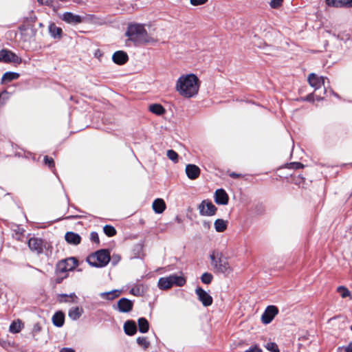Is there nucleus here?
I'll list each match as a JSON object with an SVG mask.
<instances>
[{"label": "nucleus", "mask_w": 352, "mask_h": 352, "mask_svg": "<svg viewBox=\"0 0 352 352\" xmlns=\"http://www.w3.org/2000/svg\"><path fill=\"white\" fill-rule=\"evenodd\" d=\"M133 302L126 298L120 299L117 304L119 311L122 313H127L131 311L133 309Z\"/></svg>", "instance_id": "13"}, {"label": "nucleus", "mask_w": 352, "mask_h": 352, "mask_svg": "<svg viewBox=\"0 0 352 352\" xmlns=\"http://www.w3.org/2000/svg\"><path fill=\"white\" fill-rule=\"evenodd\" d=\"M48 30L50 35L54 38H60L61 37L62 29L59 27H57L54 23L50 24L49 25Z\"/></svg>", "instance_id": "23"}, {"label": "nucleus", "mask_w": 352, "mask_h": 352, "mask_svg": "<svg viewBox=\"0 0 352 352\" xmlns=\"http://www.w3.org/2000/svg\"><path fill=\"white\" fill-rule=\"evenodd\" d=\"M265 347L270 352H280L278 345L275 342H267Z\"/></svg>", "instance_id": "33"}, {"label": "nucleus", "mask_w": 352, "mask_h": 352, "mask_svg": "<svg viewBox=\"0 0 352 352\" xmlns=\"http://www.w3.org/2000/svg\"><path fill=\"white\" fill-rule=\"evenodd\" d=\"M90 239L94 243H99V237L97 232H91L90 234Z\"/></svg>", "instance_id": "43"}, {"label": "nucleus", "mask_w": 352, "mask_h": 352, "mask_svg": "<svg viewBox=\"0 0 352 352\" xmlns=\"http://www.w3.org/2000/svg\"><path fill=\"white\" fill-rule=\"evenodd\" d=\"M195 292L204 306L208 307L212 305V298L208 292L201 287H197Z\"/></svg>", "instance_id": "10"}, {"label": "nucleus", "mask_w": 352, "mask_h": 352, "mask_svg": "<svg viewBox=\"0 0 352 352\" xmlns=\"http://www.w3.org/2000/svg\"><path fill=\"white\" fill-rule=\"evenodd\" d=\"M104 232L109 236H113L116 234V229L111 226L107 225L103 228Z\"/></svg>", "instance_id": "32"}, {"label": "nucleus", "mask_w": 352, "mask_h": 352, "mask_svg": "<svg viewBox=\"0 0 352 352\" xmlns=\"http://www.w3.org/2000/svg\"><path fill=\"white\" fill-rule=\"evenodd\" d=\"M53 324L56 327H62L65 322V314L63 311H57L52 317Z\"/></svg>", "instance_id": "22"}, {"label": "nucleus", "mask_w": 352, "mask_h": 352, "mask_svg": "<svg viewBox=\"0 0 352 352\" xmlns=\"http://www.w3.org/2000/svg\"><path fill=\"white\" fill-rule=\"evenodd\" d=\"M131 293L134 294V293H135V291H133V289H131Z\"/></svg>", "instance_id": "57"}, {"label": "nucleus", "mask_w": 352, "mask_h": 352, "mask_svg": "<svg viewBox=\"0 0 352 352\" xmlns=\"http://www.w3.org/2000/svg\"><path fill=\"white\" fill-rule=\"evenodd\" d=\"M200 81L194 74H183L175 84L176 91L183 97L190 98L198 94Z\"/></svg>", "instance_id": "1"}, {"label": "nucleus", "mask_w": 352, "mask_h": 352, "mask_svg": "<svg viewBox=\"0 0 352 352\" xmlns=\"http://www.w3.org/2000/svg\"><path fill=\"white\" fill-rule=\"evenodd\" d=\"M67 352H74V351L72 349L67 348Z\"/></svg>", "instance_id": "52"}, {"label": "nucleus", "mask_w": 352, "mask_h": 352, "mask_svg": "<svg viewBox=\"0 0 352 352\" xmlns=\"http://www.w3.org/2000/svg\"><path fill=\"white\" fill-rule=\"evenodd\" d=\"M327 6L335 8H351L352 0H326Z\"/></svg>", "instance_id": "15"}, {"label": "nucleus", "mask_w": 352, "mask_h": 352, "mask_svg": "<svg viewBox=\"0 0 352 352\" xmlns=\"http://www.w3.org/2000/svg\"><path fill=\"white\" fill-rule=\"evenodd\" d=\"M19 77V74L16 72H6L2 77V82H10L13 80L17 79Z\"/></svg>", "instance_id": "28"}, {"label": "nucleus", "mask_w": 352, "mask_h": 352, "mask_svg": "<svg viewBox=\"0 0 352 352\" xmlns=\"http://www.w3.org/2000/svg\"><path fill=\"white\" fill-rule=\"evenodd\" d=\"M186 282V278L182 276L173 274L168 276L160 278L158 280L157 285L161 289H170L173 285L183 286Z\"/></svg>", "instance_id": "4"}, {"label": "nucleus", "mask_w": 352, "mask_h": 352, "mask_svg": "<svg viewBox=\"0 0 352 352\" xmlns=\"http://www.w3.org/2000/svg\"><path fill=\"white\" fill-rule=\"evenodd\" d=\"M278 312V308L275 306H268L261 316V321L263 324H269Z\"/></svg>", "instance_id": "8"}, {"label": "nucleus", "mask_w": 352, "mask_h": 352, "mask_svg": "<svg viewBox=\"0 0 352 352\" xmlns=\"http://www.w3.org/2000/svg\"><path fill=\"white\" fill-rule=\"evenodd\" d=\"M69 296H70V298H72V300H74V298H78L76 296V295H75V294H71Z\"/></svg>", "instance_id": "51"}, {"label": "nucleus", "mask_w": 352, "mask_h": 352, "mask_svg": "<svg viewBox=\"0 0 352 352\" xmlns=\"http://www.w3.org/2000/svg\"><path fill=\"white\" fill-rule=\"evenodd\" d=\"M185 172L187 177L193 180L199 177L201 170L197 166L190 164L186 165Z\"/></svg>", "instance_id": "14"}, {"label": "nucleus", "mask_w": 352, "mask_h": 352, "mask_svg": "<svg viewBox=\"0 0 352 352\" xmlns=\"http://www.w3.org/2000/svg\"><path fill=\"white\" fill-rule=\"evenodd\" d=\"M61 19L63 20V21H66V13H63L62 16H61Z\"/></svg>", "instance_id": "50"}, {"label": "nucleus", "mask_w": 352, "mask_h": 352, "mask_svg": "<svg viewBox=\"0 0 352 352\" xmlns=\"http://www.w3.org/2000/svg\"><path fill=\"white\" fill-rule=\"evenodd\" d=\"M21 61V58L12 51L6 49L0 50V62L20 64Z\"/></svg>", "instance_id": "6"}, {"label": "nucleus", "mask_w": 352, "mask_h": 352, "mask_svg": "<svg viewBox=\"0 0 352 352\" xmlns=\"http://www.w3.org/2000/svg\"><path fill=\"white\" fill-rule=\"evenodd\" d=\"M83 312L82 307H74L69 310L68 316L72 320H76L80 318Z\"/></svg>", "instance_id": "20"}, {"label": "nucleus", "mask_w": 352, "mask_h": 352, "mask_svg": "<svg viewBox=\"0 0 352 352\" xmlns=\"http://www.w3.org/2000/svg\"><path fill=\"white\" fill-rule=\"evenodd\" d=\"M60 352H66V348H63Z\"/></svg>", "instance_id": "53"}, {"label": "nucleus", "mask_w": 352, "mask_h": 352, "mask_svg": "<svg viewBox=\"0 0 352 352\" xmlns=\"http://www.w3.org/2000/svg\"><path fill=\"white\" fill-rule=\"evenodd\" d=\"M148 109L153 113L158 116H161L165 112L164 108L160 104H152L149 106Z\"/></svg>", "instance_id": "27"}, {"label": "nucleus", "mask_w": 352, "mask_h": 352, "mask_svg": "<svg viewBox=\"0 0 352 352\" xmlns=\"http://www.w3.org/2000/svg\"><path fill=\"white\" fill-rule=\"evenodd\" d=\"M94 56L100 62H101L103 56V52L100 49H97L94 51Z\"/></svg>", "instance_id": "38"}, {"label": "nucleus", "mask_w": 352, "mask_h": 352, "mask_svg": "<svg viewBox=\"0 0 352 352\" xmlns=\"http://www.w3.org/2000/svg\"><path fill=\"white\" fill-rule=\"evenodd\" d=\"M80 236L74 232H67V243L78 245L80 243Z\"/></svg>", "instance_id": "24"}, {"label": "nucleus", "mask_w": 352, "mask_h": 352, "mask_svg": "<svg viewBox=\"0 0 352 352\" xmlns=\"http://www.w3.org/2000/svg\"><path fill=\"white\" fill-rule=\"evenodd\" d=\"M41 5L50 6L52 4V0H37Z\"/></svg>", "instance_id": "44"}, {"label": "nucleus", "mask_w": 352, "mask_h": 352, "mask_svg": "<svg viewBox=\"0 0 352 352\" xmlns=\"http://www.w3.org/2000/svg\"><path fill=\"white\" fill-rule=\"evenodd\" d=\"M126 36L129 40L136 44L153 43L156 40L146 32L144 25L142 24H131L129 25Z\"/></svg>", "instance_id": "2"}, {"label": "nucleus", "mask_w": 352, "mask_h": 352, "mask_svg": "<svg viewBox=\"0 0 352 352\" xmlns=\"http://www.w3.org/2000/svg\"><path fill=\"white\" fill-rule=\"evenodd\" d=\"M152 208L155 213L161 214L166 209V204L162 199L158 198L155 199L153 202Z\"/></svg>", "instance_id": "19"}, {"label": "nucleus", "mask_w": 352, "mask_h": 352, "mask_svg": "<svg viewBox=\"0 0 352 352\" xmlns=\"http://www.w3.org/2000/svg\"><path fill=\"white\" fill-rule=\"evenodd\" d=\"M338 292L340 294V296L342 298H346L348 296H350L351 298H352V296H351V293L349 290L343 286H340L338 287Z\"/></svg>", "instance_id": "31"}, {"label": "nucleus", "mask_w": 352, "mask_h": 352, "mask_svg": "<svg viewBox=\"0 0 352 352\" xmlns=\"http://www.w3.org/2000/svg\"><path fill=\"white\" fill-rule=\"evenodd\" d=\"M110 261V254L107 250H101L87 258L89 264L94 267L106 266Z\"/></svg>", "instance_id": "5"}, {"label": "nucleus", "mask_w": 352, "mask_h": 352, "mask_svg": "<svg viewBox=\"0 0 352 352\" xmlns=\"http://www.w3.org/2000/svg\"><path fill=\"white\" fill-rule=\"evenodd\" d=\"M89 19V16L88 15L80 16L78 14H75L72 12H67V24L76 25L78 24L88 21Z\"/></svg>", "instance_id": "11"}, {"label": "nucleus", "mask_w": 352, "mask_h": 352, "mask_svg": "<svg viewBox=\"0 0 352 352\" xmlns=\"http://www.w3.org/2000/svg\"><path fill=\"white\" fill-rule=\"evenodd\" d=\"M212 275L210 273L205 272L201 277V281L205 284H210L212 280Z\"/></svg>", "instance_id": "34"}, {"label": "nucleus", "mask_w": 352, "mask_h": 352, "mask_svg": "<svg viewBox=\"0 0 352 352\" xmlns=\"http://www.w3.org/2000/svg\"><path fill=\"white\" fill-rule=\"evenodd\" d=\"M28 245L30 250L37 253H41L43 251V241L40 239L31 238L28 241Z\"/></svg>", "instance_id": "16"}, {"label": "nucleus", "mask_w": 352, "mask_h": 352, "mask_svg": "<svg viewBox=\"0 0 352 352\" xmlns=\"http://www.w3.org/2000/svg\"><path fill=\"white\" fill-rule=\"evenodd\" d=\"M326 80H328L327 78L318 76L314 73L310 74L308 76L309 84L315 89H318L322 86H324Z\"/></svg>", "instance_id": "9"}, {"label": "nucleus", "mask_w": 352, "mask_h": 352, "mask_svg": "<svg viewBox=\"0 0 352 352\" xmlns=\"http://www.w3.org/2000/svg\"><path fill=\"white\" fill-rule=\"evenodd\" d=\"M228 221L221 219H218L214 221V226L217 232H221L226 230Z\"/></svg>", "instance_id": "25"}, {"label": "nucleus", "mask_w": 352, "mask_h": 352, "mask_svg": "<svg viewBox=\"0 0 352 352\" xmlns=\"http://www.w3.org/2000/svg\"><path fill=\"white\" fill-rule=\"evenodd\" d=\"M69 261L72 263V266L70 267L69 269H67V271H72V270H73L74 269V267L78 265V261L76 259V258H75V257L67 258V262H69ZM67 265H69V263H67Z\"/></svg>", "instance_id": "36"}, {"label": "nucleus", "mask_w": 352, "mask_h": 352, "mask_svg": "<svg viewBox=\"0 0 352 352\" xmlns=\"http://www.w3.org/2000/svg\"><path fill=\"white\" fill-rule=\"evenodd\" d=\"M283 0H272L270 5L273 8H276L282 4Z\"/></svg>", "instance_id": "42"}, {"label": "nucleus", "mask_w": 352, "mask_h": 352, "mask_svg": "<svg viewBox=\"0 0 352 352\" xmlns=\"http://www.w3.org/2000/svg\"><path fill=\"white\" fill-rule=\"evenodd\" d=\"M230 176L232 178H238L240 177V175L235 173H230Z\"/></svg>", "instance_id": "47"}, {"label": "nucleus", "mask_w": 352, "mask_h": 352, "mask_svg": "<svg viewBox=\"0 0 352 352\" xmlns=\"http://www.w3.org/2000/svg\"><path fill=\"white\" fill-rule=\"evenodd\" d=\"M44 162L49 167H53L54 164V160L52 157H49L48 156H45Z\"/></svg>", "instance_id": "41"}, {"label": "nucleus", "mask_w": 352, "mask_h": 352, "mask_svg": "<svg viewBox=\"0 0 352 352\" xmlns=\"http://www.w3.org/2000/svg\"><path fill=\"white\" fill-rule=\"evenodd\" d=\"M208 0H190L192 6H197L205 4Z\"/></svg>", "instance_id": "39"}, {"label": "nucleus", "mask_w": 352, "mask_h": 352, "mask_svg": "<svg viewBox=\"0 0 352 352\" xmlns=\"http://www.w3.org/2000/svg\"><path fill=\"white\" fill-rule=\"evenodd\" d=\"M136 341L138 345L144 349H146L150 345V342L147 338L144 336L137 338Z\"/></svg>", "instance_id": "30"}, {"label": "nucleus", "mask_w": 352, "mask_h": 352, "mask_svg": "<svg viewBox=\"0 0 352 352\" xmlns=\"http://www.w3.org/2000/svg\"><path fill=\"white\" fill-rule=\"evenodd\" d=\"M210 258L211 260V264L215 272L225 275H229L233 272V269L229 263L228 258L221 252H212L210 255Z\"/></svg>", "instance_id": "3"}, {"label": "nucleus", "mask_w": 352, "mask_h": 352, "mask_svg": "<svg viewBox=\"0 0 352 352\" xmlns=\"http://www.w3.org/2000/svg\"><path fill=\"white\" fill-rule=\"evenodd\" d=\"M214 201L219 205H227L229 201V197L225 190L217 189L214 192Z\"/></svg>", "instance_id": "12"}, {"label": "nucleus", "mask_w": 352, "mask_h": 352, "mask_svg": "<svg viewBox=\"0 0 352 352\" xmlns=\"http://www.w3.org/2000/svg\"><path fill=\"white\" fill-rule=\"evenodd\" d=\"M113 61L118 65H123L128 60V55L123 51H118L112 56Z\"/></svg>", "instance_id": "17"}, {"label": "nucleus", "mask_w": 352, "mask_h": 352, "mask_svg": "<svg viewBox=\"0 0 352 352\" xmlns=\"http://www.w3.org/2000/svg\"><path fill=\"white\" fill-rule=\"evenodd\" d=\"M289 168L299 169L303 167V165L300 162H293L288 164Z\"/></svg>", "instance_id": "40"}, {"label": "nucleus", "mask_w": 352, "mask_h": 352, "mask_svg": "<svg viewBox=\"0 0 352 352\" xmlns=\"http://www.w3.org/2000/svg\"><path fill=\"white\" fill-rule=\"evenodd\" d=\"M131 293L134 294V293H135V291H133V289H131Z\"/></svg>", "instance_id": "56"}, {"label": "nucleus", "mask_w": 352, "mask_h": 352, "mask_svg": "<svg viewBox=\"0 0 352 352\" xmlns=\"http://www.w3.org/2000/svg\"><path fill=\"white\" fill-rule=\"evenodd\" d=\"M316 96V98H317V100H322V98H320V97H318V96Z\"/></svg>", "instance_id": "54"}, {"label": "nucleus", "mask_w": 352, "mask_h": 352, "mask_svg": "<svg viewBox=\"0 0 352 352\" xmlns=\"http://www.w3.org/2000/svg\"><path fill=\"white\" fill-rule=\"evenodd\" d=\"M4 94H6V92L1 93V94H0V97H1V96H2Z\"/></svg>", "instance_id": "55"}, {"label": "nucleus", "mask_w": 352, "mask_h": 352, "mask_svg": "<svg viewBox=\"0 0 352 352\" xmlns=\"http://www.w3.org/2000/svg\"><path fill=\"white\" fill-rule=\"evenodd\" d=\"M67 1H72V2L76 3L78 4H81L83 3L82 0H67Z\"/></svg>", "instance_id": "48"}, {"label": "nucleus", "mask_w": 352, "mask_h": 352, "mask_svg": "<svg viewBox=\"0 0 352 352\" xmlns=\"http://www.w3.org/2000/svg\"><path fill=\"white\" fill-rule=\"evenodd\" d=\"M139 331L142 333H146L149 329V324L148 320L144 318H140L138 320Z\"/></svg>", "instance_id": "26"}, {"label": "nucleus", "mask_w": 352, "mask_h": 352, "mask_svg": "<svg viewBox=\"0 0 352 352\" xmlns=\"http://www.w3.org/2000/svg\"><path fill=\"white\" fill-rule=\"evenodd\" d=\"M58 271L65 273L66 272V259H63L58 265Z\"/></svg>", "instance_id": "37"}, {"label": "nucleus", "mask_w": 352, "mask_h": 352, "mask_svg": "<svg viewBox=\"0 0 352 352\" xmlns=\"http://www.w3.org/2000/svg\"><path fill=\"white\" fill-rule=\"evenodd\" d=\"M65 276H63V277H60V278H56V283H60L63 281V278H65Z\"/></svg>", "instance_id": "49"}, {"label": "nucleus", "mask_w": 352, "mask_h": 352, "mask_svg": "<svg viewBox=\"0 0 352 352\" xmlns=\"http://www.w3.org/2000/svg\"><path fill=\"white\" fill-rule=\"evenodd\" d=\"M198 210L202 216H213L217 208L210 201L204 200L199 205Z\"/></svg>", "instance_id": "7"}, {"label": "nucleus", "mask_w": 352, "mask_h": 352, "mask_svg": "<svg viewBox=\"0 0 352 352\" xmlns=\"http://www.w3.org/2000/svg\"><path fill=\"white\" fill-rule=\"evenodd\" d=\"M122 291L119 289H113L109 292H102L99 294L100 297L102 299L106 300H113L118 297L120 296L121 294Z\"/></svg>", "instance_id": "18"}, {"label": "nucleus", "mask_w": 352, "mask_h": 352, "mask_svg": "<svg viewBox=\"0 0 352 352\" xmlns=\"http://www.w3.org/2000/svg\"><path fill=\"white\" fill-rule=\"evenodd\" d=\"M345 352H352V342L344 348Z\"/></svg>", "instance_id": "45"}, {"label": "nucleus", "mask_w": 352, "mask_h": 352, "mask_svg": "<svg viewBox=\"0 0 352 352\" xmlns=\"http://www.w3.org/2000/svg\"><path fill=\"white\" fill-rule=\"evenodd\" d=\"M314 95L313 94H311L307 96V100L308 101H313L314 100Z\"/></svg>", "instance_id": "46"}, {"label": "nucleus", "mask_w": 352, "mask_h": 352, "mask_svg": "<svg viewBox=\"0 0 352 352\" xmlns=\"http://www.w3.org/2000/svg\"><path fill=\"white\" fill-rule=\"evenodd\" d=\"M124 330L129 336L134 335L137 331V326L134 321L128 320L124 324Z\"/></svg>", "instance_id": "21"}, {"label": "nucleus", "mask_w": 352, "mask_h": 352, "mask_svg": "<svg viewBox=\"0 0 352 352\" xmlns=\"http://www.w3.org/2000/svg\"><path fill=\"white\" fill-rule=\"evenodd\" d=\"M167 157L174 162H177L178 161V154L173 150L167 151Z\"/></svg>", "instance_id": "35"}, {"label": "nucleus", "mask_w": 352, "mask_h": 352, "mask_svg": "<svg viewBox=\"0 0 352 352\" xmlns=\"http://www.w3.org/2000/svg\"><path fill=\"white\" fill-rule=\"evenodd\" d=\"M351 331H352V324H351Z\"/></svg>", "instance_id": "58"}, {"label": "nucleus", "mask_w": 352, "mask_h": 352, "mask_svg": "<svg viewBox=\"0 0 352 352\" xmlns=\"http://www.w3.org/2000/svg\"><path fill=\"white\" fill-rule=\"evenodd\" d=\"M22 323L19 321H13L10 326V331L13 333H19L22 329Z\"/></svg>", "instance_id": "29"}]
</instances>
